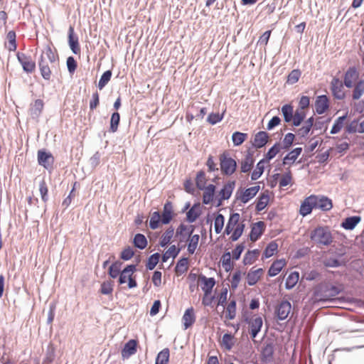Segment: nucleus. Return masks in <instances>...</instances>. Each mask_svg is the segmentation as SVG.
<instances>
[{
  "instance_id": "f257e3e1",
  "label": "nucleus",
  "mask_w": 364,
  "mask_h": 364,
  "mask_svg": "<svg viewBox=\"0 0 364 364\" xmlns=\"http://www.w3.org/2000/svg\"><path fill=\"white\" fill-rule=\"evenodd\" d=\"M60 60L55 48L47 45L41 52L38 60V67L43 79L49 80L51 77L52 70L59 68Z\"/></svg>"
},
{
  "instance_id": "f03ea898",
  "label": "nucleus",
  "mask_w": 364,
  "mask_h": 364,
  "mask_svg": "<svg viewBox=\"0 0 364 364\" xmlns=\"http://www.w3.org/2000/svg\"><path fill=\"white\" fill-rule=\"evenodd\" d=\"M245 228V220L238 213L230 214L224 230V234L230 235V240L237 241L242 235Z\"/></svg>"
},
{
  "instance_id": "7ed1b4c3",
  "label": "nucleus",
  "mask_w": 364,
  "mask_h": 364,
  "mask_svg": "<svg viewBox=\"0 0 364 364\" xmlns=\"http://www.w3.org/2000/svg\"><path fill=\"white\" fill-rule=\"evenodd\" d=\"M309 237L317 247L329 246L333 241L332 232L328 226H318L310 232Z\"/></svg>"
},
{
  "instance_id": "20e7f679",
  "label": "nucleus",
  "mask_w": 364,
  "mask_h": 364,
  "mask_svg": "<svg viewBox=\"0 0 364 364\" xmlns=\"http://www.w3.org/2000/svg\"><path fill=\"white\" fill-rule=\"evenodd\" d=\"M340 289L333 285L327 284L319 285L315 290L311 301L316 304L321 301H328L332 300L340 293Z\"/></svg>"
},
{
  "instance_id": "39448f33",
  "label": "nucleus",
  "mask_w": 364,
  "mask_h": 364,
  "mask_svg": "<svg viewBox=\"0 0 364 364\" xmlns=\"http://www.w3.org/2000/svg\"><path fill=\"white\" fill-rule=\"evenodd\" d=\"M220 167L223 176H232L237 169V162L231 157L228 151H224L219 156Z\"/></svg>"
},
{
  "instance_id": "423d86ee",
  "label": "nucleus",
  "mask_w": 364,
  "mask_h": 364,
  "mask_svg": "<svg viewBox=\"0 0 364 364\" xmlns=\"http://www.w3.org/2000/svg\"><path fill=\"white\" fill-rule=\"evenodd\" d=\"M136 271V265H127L120 273L119 282L120 284H124L128 282L129 288H134L137 286L136 282L132 277L134 272Z\"/></svg>"
},
{
  "instance_id": "0eeeda50",
  "label": "nucleus",
  "mask_w": 364,
  "mask_h": 364,
  "mask_svg": "<svg viewBox=\"0 0 364 364\" xmlns=\"http://www.w3.org/2000/svg\"><path fill=\"white\" fill-rule=\"evenodd\" d=\"M260 190V186L257 185L245 190L238 191L236 193L237 200L242 203H248Z\"/></svg>"
},
{
  "instance_id": "6e6552de",
  "label": "nucleus",
  "mask_w": 364,
  "mask_h": 364,
  "mask_svg": "<svg viewBox=\"0 0 364 364\" xmlns=\"http://www.w3.org/2000/svg\"><path fill=\"white\" fill-rule=\"evenodd\" d=\"M360 73L355 67H350L344 75L343 83L348 88H352L359 81Z\"/></svg>"
},
{
  "instance_id": "1a4fd4ad",
  "label": "nucleus",
  "mask_w": 364,
  "mask_h": 364,
  "mask_svg": "<svg viewBox=\"0 0 364 364\" xmlns=\"http://www.w3.org/2000/svg\"><path fill=\"white\" fill-rule=\"evenodd\" d=\"M16 57L25 72L32 73L35 71L36 63L32 60L31 56L26 55L22 53H18Z\"/></svg>"
},
{
  "instance_id": "9d476101",
  "label": "nucleus",
  "mask_w": 364,
  "mask_h": 364,
  "mask_svg": "<svg viewBox=\"0 0 364 364\" xmlns=\"http://www.w3.org/2000/svg\"><path fill=\"white\" fill-rule=\"evenodd\" d=\"M249 332L252 338H255L260 331L263 324L262 318L259 316L255 315L247 320Z\"/></svg>"
},
{
  "instance_id": "9b49d317",
  "label": "nucleus",
  "mask_w": 364,
  "mask_h": 364,
  "mask_svg": "<svg viewBox=\"0 0 364 364\" xmlns=\"http://www.w3.org/2000/svg\"><path fill=\"white\" fill-rule=\"evenodd\" d=\"M315 209H319L322 211H328L333 208L332 200L325 196L314 195Z\"/></svg>"
},
{
  "instance_id": "f8f14e48",
  "label": "nucleus",
  "mask_w": 364,
  "mask_h": 364,
  "mask_svg": "<svg viewBox=\"0 0 364 364\" xmlns=\"http://www.w3.org/2000/svg\"><path fill=\"white\" fill-rule=\"evenodd\" d=\"M291 311V304L288 301H282L275 308V315L279 320L286 319Z\"/></svg>"
},
{
  "instance_id": "ddd939ff",
  "label": "nucleus",
  "mask_w": 364,
  "mask_h": 364,
  "mask_svg": "<svg viewBox=\"0 0 364 364\" xmlns=\"http://www.w3.org/2000/svg\"><path fill=\"white\" fill-rule=\"evenodd\" d=\"M264 269L263 268H251L246 275L247 283L249 286L256 284L263 277Z\"/></svg>"
},
{
  "instance_id": "4468645a",
  "label": "nucleus",
  "mask_w": 364,
  "mask_h": 364,
  "mask_svg": "<svg viewBox=\"0 0 364 364\" xmlns=\"http://www.w3.org/2000/svg\"><path fill=\"white\" fill-rule=\"evenodd\" d=\"M331 90L333 97L338 100L345 97L343 82L338 77H333L331 82Z\"/></svg>"
},
{
  "instance_id": "2eb2a0df",
  "label": "nucleus",
  "mask_w": 364,
  "mask_h": 364,
  "mask_svg": "<svg viewBox=\"0 0 364 364\" xmlns=\"http://www.w3.org/2000/svg\"><path fill=\"white\" fill-rule=\"evenodd\" d=\"M38 164L46 169L51 168L54 162V157L50 152L44 150L38 151Z\"/></svg>"
},
{
  "instance_id": "dca6fc26",
  "label": "nucleus",
  "mask_w": 364,
  "mask_h": 364,
  "mask_svg": "<svg viewBox=\"0 0 364 364\" xmlns=\"http://www.w3.org/2000/svg\"><path fill=\"white\" fill-rule=\"evenodd\" d=\"M265 223L263 221H258L252 225L250 233V240L252 242H256L265 230Z\"/></svg>"
},
{
  "instance_id": "f3484780",
  "label": "nucleus",
  "mask_w": 364,
  "mask_h": 364,
  "mask_svg": "<svg viewBox=\"0 0 364 364\" xmlns=\"http://www.w3.org/2000/svg\"><path fill=\"white\" fill-rule=\"evenodd\" d=\"M315 207L314 195L306 197L301 203L299 214L303 217L309 215Z\"/></svg>"
},
{
  "instance_id": "a211bd4d",
  "label": "nucleus",
  "mask_w": 364,
  "mask_h": 364,
  "mask_svg": "<svg viewBox=\"0 0 364 364\" xmlns=\"http://www.w3.org/2000/svg\"><path fill=\"white\" fill-rule=\"evenodd\" d=\"M329 108V100L326 95L318 96L315 102V110L318 114L325 113Z\"/></svg>"
},
{
  "instance_id": "6ab92c4d",
  "label": "nucleus",
  "mask_w": 364,
  "mask_h": 364,
  "mask_svg": "<svg viewBox=\"0 0 364 364\" xmlns=\"http://www.w3.org/2000/svg\"><path fill=\"white\" fill-rule=\"evenodd\" d=\"M68 44L73 53L80 54V47L77 36H75L74 28L70 26L68 30Z\"/></svg>"
},
{
  "instance_id": "aec40b11",
  "label": "nucleus",
  "mask_w": 364,
  "mask_h": 364,
  "mask_svg": "<svg viewBox=\"0 0 364 364\" xmlns=\"http://www.w3.org/2000/svg\"><path fill=\"white\" fill-rule=\"evenodd\" d=\"M235 186V181H228V183L224 184L222 189L218 193V200L220 202H222L224 200L229 199L232 193Z\"/></svg>"
},
{
  "instance_id": "412c9836",
  "label": "nucleus",
  "mask_w": 364,
  "mask_h": 364,
  "mask_svg": "<svg viewBox=\"0 0 364 364\" xmlns=\"http://www.w3.org/2000/svg\"><path fill=\"white\" fill-rule=\"evenodd\" d=\"M196 316L195 314V310L193 307L187 309L182 317V321L185 329H187L192 326L195 323Z\"/></svg>"
},
{
  "instance_id": "4be33fe9",
  "label": "nucleus",
  "mask_w": 364,
  "mask_h": 364,
  "mask_svg": "<svg viewBox=\"0 0 364 364\" xmlns=\"http://www.w3.org/2000/svg\"><path fill=\"white\" fill-rule=\"evenodd\" d=\"M200 286L204 293L211 294L213 288L215 284L214 278H208L205 276L200 274L199 275Z\"/></svg>"
},
{
  "instance_id": "5701e85b",
  "label": "nucleus",
  "mask_w": 364,
  "mask_h": 364,
  "mask_svg": "<svg viewBox=\"0 0 364 364\" xmlns=\"http://www.w3.org/2000/svg\"><path fill=\"white\" fill-rule=\"evenodd\" d=\"M193 225L181 224L176 230V235L179 237L180 241L182 242L187 237H190L193 235Z\"/></svg>"
},
{
  "instance_id": "b1692460",
  "label": "nucleus",
  "mask_w": 364,
  "mask_h": 364,
  "mask_svg": "<svg viewBox=\"0 0 364 364\" xmlns=\"http://www.w3.org/2000/svg\"><path fill=\"white\" fill-rule=\"evenodd\" d=\"M269 191L268 190L262 192L257 200L256 210L257 212L263 210L269 204Z\"/></svg>"
},
{
  "instance_id": "393cba45",
  "label": "nucleus",
  "mask_w": 364,
  "mask_h": 364,
  "mask_svg": "<svg viewBox=\"0 0 364 364\" xmlns=\"http://www.w3.org/2000/svg\"><path fill=\"white\" fill-rule=\"evenodd\" d=\"M162 217L161 223L162 224L166 225L168 224L173 217V210L172 203L169 201H167L164 205L162 214L161 215Z\"/></svg>"
},
{
  "instance_id": "a878e982",
  "label": "nucleus",
  "mask_w": 364,
  "mask_h": 364,
  "mask_svg": "<svg viewBox=\"0 0 364 364\" xmlns=\"http://www.w3.org/2000/svg\"><path fill=\"white\" fill-rule=\"evenodd\" d=\"M268 139V134L266 132L260 131L255 135L252 144L255 147L259 149L266 145Z\"/></svg>"
},
{
  "instance_id": "bb28decb",
  "label": "nucleus",
  "mask_w": 364,
  "mask_h": 364,
  "mask_svg": "<svg viewBox=\"0 0 364 364\" xmlns=\"http://www.w3.org/2000/svg\"><path fill=\"white\" fill-rule=\"evenodd\" d=\"M287 262L284 259L275 260L270 266L268 270L269 277H274L277 275L282 269L286 266Z\"/></svg>"
},
{
  "instance_id": "cd10ccee",
  "label": "nucleus",
  "mask_w": 364,
  "mask_h": 364,
  "mask_svg": "<svg viewBox=\"0 0 364 364\" xmlns=\"http://www.w3.org/2000/svg\"><path fill=\"white\" fill-rule=\"evenodd\" d=\"M137 350V341L136 340H129L124 346L122 350V355L124 358H129L135 354Z\"/></svg>"
},
{
  "instance_id": "c85d7f7f",
  "label": "nucleus",
  "mask_w": 364,
  "mask_h": 364,
  "mask_svg": "<svg viewBox=\"0 0 364 364\" xmlns=\"http://www.w3.org/2000/svg\"><path fill=\"white\" fill-rule=\"evenodd\" d=\"M255 160L252 154L248 153L240 162V172L248 173L253 167Z\"/></svg>"
},
{
  "instance_id": "c756f323",
  "label": "nucleus",
  "mask_w": 364,
  "mask_h": 364,
  "mask_svg": "<svg viewBox=\"0 0 364 364\" xmlns=\"http://www.w3.org/2000/svg\"><path fill=\"white\" fill-rule=\"evenodd\" d=\"M202 190L203 191V203L204 204L211 203L213 200L215 192V186L213 184H209L208 186H205V188H203Z\"/></svg>"
},
{
  "instance_id": "7c9ffc66",
  "label": "nucleus",
  "mask_w": 364,
  "mask_h": 364,
  "mask_svg": "<svg viewBox=\"0 0 364 364\" xmlns=\"http://www.w3.org/2000/svg\"><path fill=\"white\" fill-rule=\"evenodd\" d=\"M260 252L259 250L255 249L253 250H248L244 255L242 263L244 265H250L255 263L259 256Z\"/></svg>"
},
{
  "instance_id": "2f4dec72",
  "label": "nucleus",
  "mask_w": 364,
  "mask_h": 364,
  "mask_svg": "<svg viewBox=\"0 0 364 364\" xmlns=\"http://www.w3.org/2000/svg\"><path fill=\"white\" fill-rule=\"evenodd\" d=\"M5 47L9 51H16L17 49L16 34L14 31H10L6 35Z\"/></svg>"
},
{
  "instance_id": "473e14b6",
  "label": "nucleus",
  "mask_w": 364,
  "mask_h": 364,
  "mask_svg": "<svg viewBox=\"0 0 364 364\" xmlns=\"http://www.w3.org/2000/svg\"><path fill=\"white\" fill-rule=\"evenodd\" d=\"M314 123V119L313 117H309L307 120H306L304 123V125L299 128L297 131V134L299 136L301 137L306 136L309 132L311 131Z\"/></svg>"
},
{
  "instance_id": "72a5a7b5",
  "label": "nucleus",
  "mask_w": 364,
  "mask_h": 364,
  "mask_svg": "<svg viewBox=\"0 0 364 364\" xmlns=\"http://www.w3.org/2000/svg\"><path fill=\"white\" fill-rule=\"evenodd\" d=\"M232 259V257L230 252H225L220 258L222 266L227 272L231 271L234 267V263Z\"/></svg>"
},
{
  "instance_id": "f704fd0d",
  "label": "nucleus",
  "mask_w": 364,
  "mask_h": 364,
  "mask_svg": "<svg viewBox=\"0 0 364 364\" xmlns=\"http://www.w3.org/2000/svg\"><path fill=\"white\" fill-rule=\"evenodd\" d=\"M353 90L352 92V98L354 100H359L364 94V80H359L353 85Z\"/></svg>"
},
{
  "instance_id": "c9c22d12",
  "label": "nucleus",
  "mask_w": 364,
  "mask_h": 364,
  "mask_svg": "<svg viewBox=\"0 0 364 364\" xmlns=\"http://www.w3.org/2000/svg\"><path fill=\"white\" fill-rule=\"evenodd\" d=\"M301 151L302 148L301 147L293 149L284 158V164H293L297 159L298 156L301 154Z\"/></svg>"
},
{
  "instance_id": "e433bc0d",
  "label": "nucleus",
  "mask_w": 364,
  "mask_h": 364,
  "mask_svg": "<svg viewBox=\"0 0 364 364\" xmlns=\"http://www.w3.org/2000/svg\"><path fill=\"white\" fill-rule=\"evenodd\" d=\"M360 221V217L352 216L346 218L341 223V227L346 230H353Z\"/></svg>"
},
{
  "instance_id": "4c0bfd02",
  "label": "nucleus",
  "mask_w": 364,
  "mask_h": 364,
  "mask_svg": "<svg viewBox=\"0 0 364 364\" xmlns=\"http://www.w3.org/2000/svg\"><path fill=\"white\" fill-rule=\"evenodd\" d=\"M294 183V178L291 171H288L280 176L279 184L280 188H284L287 186H291Z\"/></svg>"
},
{
  "instance_id": "58836bf2",
  "label": "nucleus",
  "mask_w": 364,
  "mask_h": 364,
  "mask_svg": "<svg viewBox=\"0 0 364 364\" xmlns=\"http://www.w3.org/2000/svg\"><path fill=\"white\" fill-rule=\"evenodd\" d=\"M162 217L159 211H155L151 213L150 220H149V227L152 230H156L159 228L161 223Z\"/></svg>"
},
{
  "instance_id": "ea45409f",
  "label": "nucleus",
  "mask_w": 364,
  "mask_h": 364,
  "mask_svg": "<svg viewBox=\"0 0 364 364\" xmlns=\"http://www.w3.org/2000/svg\"><path fill=\"white\" fill-rule=\"evenodd\" d=\"M170 351L166 348L161 350L156 358L155 364H168L169 361Z\"/></svg>"
},
{
  "instance_id": "a19ab883",
  "label": "nucleus",
  "mask_w": 364,
  "mask_h": 364,
  "mask_svg": "<svg viewBox=\"0 0 364 364\" xmlns=\"http://www.w3.org/2000/svg\"><path fill=\"white\" fill-rule=\"evenodd\" d=\"M174 235V229L172 227L168 228L161 235L160 239V245L165 247L170 243Z\"/></svg>"
},
{
  "instance_id": "79ce46f5",
  "label": "nucleus",
  "mask_w": 364,
  "mask_h": 364,
  "mask_svg": "<svg viewBox=\"0 0 364 364\" xmlns=\"http://www.w3.org/2000/svg\"><path fill=\"white\" fill-rule=\"evenodd\" d=\"M235 345V337L230 333L223 335L221 346L227 350H230Z\"/></svg>"
},
{
  "instance_id": "37998d69",
  "label": "nucleus",
  "mask_w": 364,
  "mask_h": 364,
  "mask_svg": "<svg viewBox=\"0 0 364 364\" xmlns=\"http://www.w3.org/2000/svg\"><path fill=\"white\" fill-rule=\"evenodd\" d=\"M299 279V273L298 272H291L287 278L285 287L287 289H291L295 287Z\"/></svg>"
},
{
  "instance_id": "c03bdc74",
  "label": "nucleus",
  "mask_w": 364,
  "mask_h": 364,
  "mask_svg": "<svg viewBox=\"0 0 364 364\" xmlns=\"http://www.w3.org/2000/svg\"><path fill=\"white\" fill-rule=\"evenodd\" d=\"M236 316V301L231 300L226 306L225 317L226 319L232 320Z\"/></svg>"
},
{
  "instance_id": "a18cd8bd",
  "label": "nucleus",
  "mask_w": 364,
  "mask_h": 364,
  "mask_svg": "<svg viewBox=\"0 0 364 364\" xmlns=\"http://www.w3.org/2000/svg\"><path fill=\"white\" fill-rule=\"evenodd\" d=\"M305 117V110H302V109H297L294 113L291 123L294 126L298 127L304 121Z\"/></svg>"
},
{
  "instance_id": "49530a36",
  "label": "nucleus",
  "mask_w": 364,
  "mask_h": 364,
  "mask_svg": "<svg viewBox=\"0 0 364 364\" xmlns=\"http://www.w3.org/2000/svg\"><path fill=\"white\" fill-rule=\"evenodd\" d=\"M277 250L278 245L275 241L269 242L263 252V257L267 259L273 256L274 254L277 253Z\"/></svg>"
},
{
  "instance_id": "de8ad7c7",
  "label": "nucleus",
  "mask_w": 364,
  "mask_h": 364,
  "mask_svg": "<svg viewBox=\"0 0 364 364\" xmlns=\"http://www.w3.org/2000/svg\"><path fill=\"white\" fill-rule=\"evenodd\" d=\"M200 237L198 235H192L190 237H188V252L189 254L193 255L198 245Z\"/></svg>"
},
{
  "instance_id": "09e8293b",
  "label": "nucleus",
  "mask_w": 364,
  "mask_h": 364,
  "mask_svg": "<svg viewBox=\"0 0 364 364\" xmlns=\"http://www.w3.org/2000/svg\"><path fill=\"white\" fill-rule=\"evenodd\" d=\"M282 112L283 114L284 121L287 123L291 122L294 113L293 107L290 105H285L282 107Z\"/></svg>"
},
{
  "instance_id": "8fccbe9b",
  "label": "nucleus",
  "mask_w": 364,
  "mask_h": 364,
  "mask_svg": "<svg viewBox=\"0 0 364 364\" xmlns=\"http://www.w3.org/2000/svg\"><path fill=\"white\" fill-rule=\"evenodd\" d=\"M208 179L206 178L205 173L203 171H200L197 173L196 177V184L198 189L205 188L206 186Z\"/></svg>"
},
{
  "instance_id": "3c124183",
  "label": "nucleus",
  "mask_w": 364,
  "mask_h": 364,
  "mask_svg": "<svg viewBox=\"0 0 364 364\" xmlns=\"http://www.w3.org/2000/svg\"><path fill=\"white\" fill-rule=\"evenodd\" d=\"M134 245L136 247L143 250L147 245V240L146 237L140 233L136 234L134 237Z\"/></svg>"
},
{
  "instance_id": "603ef678",
  "label": "nucleus",
  "mask_w": 364,
  "mask_h": 364,
  "mask_svg": "<svg viewBox=\"0 0 364 364\" xmlns=\"http://www.w3.org/2000/svg\"><path fill=\"white\" fill-rule=\"evenodd\" d=\"M242 273L240 270H236L233 272L230 279V287L232 289L235 290L238 287L242 279Z\"/></svg>"
},
{
  "instance_id": "864d4df0",
  "label": "nucleus",
  "mask_w": 364,
  "mask_h": 364,
  "mask_svg": "<svg viewBox=\"0 0 364 364\" xmlns=\"http://www.w3.org/2000/svg\"><path fill=\"white\" fill-rule=\"evenodd\" d=\"M180 250L175 245H171L163 255L162 261L166 262L170 257L175 258L179 253Z\"/></svg>"
},
{
  "instance_id": "5fc2aeb1",
  "label": "nucleus",
  "mask_w": 364,
  "mask_h": 364,
  "mask_svg": "<svg viewBox=\"0 0 364 364\" xmlns=\"http://www.w3.org/2000/svg\"><path fill=\"white\" fill-rule=\"evenodd\" d=\"M264 161L261 160L256 166L255 169L253 171L251 175V178L253 181L257 180L263 173L264 169Z\"/></svg>"
},
{
  "instance_id": "6e6d98bb",
  "label": "nucleus",
  "mask_w": 364,
  "mask_h": 364,
  "mask_svg": "<svg viewBox=\"0 0 364 364\" xmlns=\"http://www.w3.org/2000/svg\"><path fill=\"white\" fill-rule=\"evenodd\" d=\"M113 282L112 281H105L101 284L100 291L102 294L111 295L113 291Z\"/></svg>"
},
{
  "instance_id": "4d7b16f0",
  "label": "nucleus",
  "mask_w": 364,
  "mask_h": 364,
  "mask_svg": "<svg viewBox=\"0 0 364 364\" xmlns=\"http://www.w3.org/2000/svg\"><path fill=\"white\" fill-rule=\"evenodd\" d=\"M188 269V258H182L179 259L176 266V271L178 273L183 274L187 272Z\"/></svg>"
},
{
  "instance_id": "13d9d810",
  "label": "nucleus",
  "mask_w": 364,
  "mask_h": 364,
  "mask_svg": "<svg viewBox=\"0 0 364 364\" xmlns=\"http://www.w3.org/2000/svg\"><path fill=\"white\" fill-rule=\"evenodd\" d=\"M225 223V218L222 214H218L214 220V228L216 233L221 232Z\"/></svg>"
},
{
  "instance_id": "bf43d9fd",
  "label": "nucleus",
  "mask_w": 364,
  "mask_h": 364,
  "mask_svg": "<svg viewBox=\"0 0 364 364\" xmlns=\"http://www.w3.org/2000/svg\"><path fill=\"white\" fill-rule=\"evenodd\" d=\"M301 71L298 69L293 70L287 76V82L288 84H295L301 77Z\"/></svg>"
},
{
  "instance_id": "052dcab7",
  "label": "nucleus",
  "mask_w": 364,
  "mask_h": 364,
  "mask_svg": "<svg viewBox=\"0 0 364 364\" xmlns=\"http://www.w3.org/2000/svg\"><path fill=\"white\" fill-rule=\"evenodd\" d=\"M247 138V134L235 132L232 136V142L235 146L242 144Z\"/></svg>"
},
{
  "instance_id": "680f3d73",
  "label": "nucleus",
  "mask_w": 364,
  "mask_h": 364,
  "mask_svg": "<svg viewBox=\"0 0 364 364\" xmlns=\"http://www.w3.org/2000/svg\"><path fill=\"white\" fill-rule=\"evenodd\" d=\"M122 263L120 262H115L109 268V275L112 278H116L120 273Z\"/></svg>"
},
{
  "instance_id": "e2e57ef3",
  "label": "nucleus",
  "mask_w": 364,
  "mask_h": 364,
  "mask_svg": "<svg viewBox=\"0 0 364 364\" xmlns=\"http://www.w3.org/2000/svg\"><path fill=\"white\" fill-rule=\"evenodd\" d=\"M346 116L338 117L334 122L331 130V134L338 133L343 127Z\"/></svg>"
},
{
  "instance_id": "0e129e2a",
  "label": "nucleus",
  "mask_w": 364,
  "mask_h": 364,
  "mask_svg": "<svg viewBox=\"0 0 364 364\" xmlns=\"http://www.w3.org/2000/svg\"><path fill=\"white\" fill-rule=\"evenodd\" d=\"M112 77V71L107 70L101 76L98 82V87L100 90H102L105 86L108 83Z\"/></svg>"
},
{
  "instance_id": "69168bd1",
  "label": "nucleus",
  "mask_w": 364,
  "mask_h": 364,
  "mask_svg": "<svg viewBox=\"0 0 364 364\" xmlns=\"http://www.w3.org/2000/svg\"><path fill=\"white\" fill-rule=\"evenodd\" d=\"M120 121V115L118 112H114L112 114L111 120H110V131L112 132H117L118 129V125Z\"/></svg>"
},
{
  "instance_id": "338daca9",
  "label": "nucleus",
  "mask_w": 364,
  "mask_h": 364,
  "mask_svg": "<svg viewBox=\"0 0 364 364\" xmlns=\"http://www.w3.org/2000/svg\"><path fill=\"white\" fill-rule=\"evenodd\" d=\"M159 258L160 255L159 253H155L151 255L146 263V268L149 270L154 269L156 264H158Z\"/></svg>"
},
{
  "instance_id": "774afa93",
  "label": "nucleus",
  "mask_w": 364,
  "mask_h": 364,
  "mask_svg": "<svg viewBox=\"0 0 364 364\" xmlns=\"http://www.w3.org/2000/svg\"><path fill=\"white\" fill-rule=\"evenodd\" d=\"M280 146L279 144H275L272 148L269 149L264 157L267 161H270L279 152Z\"/></svg>"
}]
</instances>
